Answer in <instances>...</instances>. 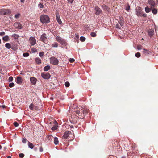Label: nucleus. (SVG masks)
<instances>
[{
    "instance_id": "obj_61",
    "label": "nucleus",
    "mask_w": 158,
    "mask_h": 158,
    "mask_svg": "<svg viewBox=\"0 0 158 158\" xmlns=\"http://www.w3.org/2000/svg\"><path fill=\"white\" fill-rule=\"evenodd\" d=\"M2 146L1 145H0V150L2 149Z\"/></svg>"
},
{
    "instance_id": "obj_53",
    "label": "nucleus",
    "mask_w": 158,
    "mask_h": 158,
    "mask_svg": "<svg viewBox=\"0 0 158 158\" xmlns=\"http://www.w3.org/2000/svg\"><path fill=\"white\" fill-rule=\"evenodd\" d=\"M39 151L40 152H42L43 151V149L42 147H40V148Z\"/></svg>"
},
{
    "instance_id": "obj_15",
    "label": "nucleus",
    "mask_w": 158,
    "mask_h": 158,
    "mask_svg": "<svg viewBox=\"0 0 158 158\" xmlns=\"http://www.w3.org/2000/svg\"><path fill=\"white\" fill-rule=\"evenodd\" d=\"M154 32V30L152 29H149L148 31V35L150 37L153 36Z\"/></svg>"
},
{
    "instance_id": "obj_20",
    "label": "nucleus",
    "mask_w": 158,
    "mask_h": 158,
    "mask_svg": "<svg viewBox=\"0 0 158 158\" xmlns=\"http://www.w3.org/2000/svg\"><path fill=\"white\" fill-rule=\"evenodd\" d=\"M35 61L38 64H40L41 63V60L39 58L37 57L35 58Z\"/></svg>"
},
{
    "instance_id": "obj_2",
    "label": "nucleus",
    "mask_w": 158,
    "mask_h": 158,
    "mask_svg": "<svg viewBox=\"0 0 158 158\" xmlns=\"http://www.w3.org/2000/svg\"><path fill=\"white\" fill-rule=\"evenodd\" d=\"M40 22L43 24H48L50 21L49 17L47 15H42L40 17Z\"/></svg>"
},
{
    "instance_id": "obj_63",
    "label": "nucleus",
    "mask_w": 158,
    "mask_h": 158,
    "mask_svg": "<svg viewBox=\"0 0 158 158\" xmlns=\"http://www.w3.org/2000/svg\"><path fill=\"white\" fill-rule=\"evenodd\" d=\"M157 3H158V0H157Z\"/></svg>"
},
{
    "instance_id": "obj_51",
    "label": "nucleus",
    "mask_w": 158,
    "mask_h": 158,
    "mask_svg": "<svg viewBox=\"0 0 158 158\" xmlns=\"http://www.w3.org/2000/svg\"><path fill=\"white\" fill-rule=\"evenodd\" d=\"M116 27V28H119V29H121V27H120L119 24H117Z\"/></svg>"
},
{
    "instance_id": "obj_27",
    "label": "nucleus",
    "mask_w": 158,
    "mask_h": 158,
    "mask_svg": "<svg viewBox=\"0 0 158 158\" xmlns=\"http://www.w3.org/2000/svg\"><path fill=\"white\" fill-rule=\"evenodd\" d=\"M58 44L56 42H54L52 44V46L53 48H56L58 47Z\"/></svg>"
},
{
    "instance_id": "obj_32",
    "label": "nucleus",
    "mask_w": 158,
    "mask_h": 158,
    "mask_svg": "<svg viewBox=\"0 0 158 158\" xmlns=\"http://www.w3.org/2000/svg\"><path fill=\"white\" fill-rule=\"evenodd\" d=\"M145 10L146 13H149L150 11V9L148 6H147L145 8Z\"/></svg>"
},
{
    "instance_id": "obj_60",
    "label": "nucleus",
    "mask_w": 158,
    "mask_h": 158,
    "mask_svg": "<svg viewBox=\"0 0 158 158\" xmlns=\"http://www.w3.org/2000/svg\"><path fill=\"white\" fill-rule=\"evenodd\" d=\"M7 158H11V157L10 156H9L7 157Z\"/></svg>"
},
{
    "instance_id": "obj_13",
    "label": "nucleus",
    "mask_w": 158,
    "mask_h": 158,
    "mask_svg": "<svg viewBox=\"0 0 158 158\" xmlns=\"http://www.w3.org/2000/svg\"><path fill=\"white\" fill-rule=\"evenodd\" d=\"M95 10L96 11L95 14L97 15H98L102 13L101 10L97 6H95Z\"/></svg>"
},
{
    "instance_id": "obj_22",
    "label": "nucleus",
    "mask_w": 158,
    "mask_h": 158,
    "mask_svg": "<svg viewBox=\"0 0 158 158\" xmlns=\"http://www.w3.org/2000/svg\"><path fill=\"white\" fill-rule=\"evenodd\" d=\"M50 69V66L49 65H47L44 68V71H47L49 70Z\"/></svg>"
},
{
    "instance_id": "obj_54",
    "label": "nucleus",
    "mask_w": 158,
    "mask_h": 158,
    "mask_svg": "<svg viewBox=\"0 0 158 158\" xmlns=\"http://www.w3.org/2000/svg\"><path fill=\"white\" fill-rule=\"evenodd\" d=\"M120 24V25L121 26H123V24H124V23L123 22H120L119 23Z\"/></svg>"
},
{
    "instance_id": "obj_14",
    "label": "nucleus",
    "mask_w": 158,
    "mask_h": 158,
    "mask_svg": "<svg viewBox=\"0 0 158 158\" xmlns=\"http://www.w3.org/2000/svg\"><path fill=\"white\" fill-rule=\"evenodd\" d=\"M56 19L59 24H61L62 23V21L60 18V15L59 14H56Z\"/></svg>"
},
{
    "instance_id": "obj_3",
    "label": "nucleus",
    "mask_w": 158,
    "mask_h": 158,
    "mask_svg": "<svg viewBox=\"0 0 158 158\" xmlns=\"http://www.w3.org/2000/svg\"><path fill=\"white\" fill-rule=\"evenodd\" d=\"M136 15L138 16L146 17L147 15L146 14H143L142 12V9L140 7H137L136 8Z\"/></svg>"
},
{
    "instance_id": "obj_34",
    "label": "nucleus",
    "mask_w": 158,
    "mask_h": 158,
    "mask_svg": "<svg viewBox=\"0 0 158 158\" xmlns=\"http://www.w3.org/2000/svg\"><path fill=\"white\" fill-rule=\"evenodd\" d=\"M57 128V126L56 124L54 125L53 127L52 128V129L53 131H55Z\"/></svg>"
},
{
    "instance_id": "obj_11",
    "label": "nucleus",
    "mask_w": 158,
    "mask_h": 158,
    "mask_svg": "<svg viewBox=\"0 0 158 158\" xmlns=\"http://www.w3.org/2000/svg\"><path fill=\"white\" fill-rule=\"evenodd\" d=\"M29 41L31 45H34L36 43L35 39L33 37H30L29 39Z\"/></svg>"
},
{
    "instance_id": "obj_44",
    "label": "nucleus",
    "mask_w": 158,
    "mask_h": 158,
    "mask_svg": "<svg viewBox=\"0 0 158 158\" xmlns=\"http://www.w3.org/2000/svg\"><path fill=\"white\" fill-rule=\"evenodd\" d=\"M13 124L14 126L15 127H17L19 126L18 123L16 122H14Z\"/></svg>"
},
{
    "instance_id": "obj_16",
    "label": "nucleus",
    "mask_w": 158,
    "mask_h": 158,
    "mask_svg": "<svg viewBox=\"0 0 158 158\" xmlns=\"http://www.w3.org/2000/svg\"><path fill=\"white\" fill-rule=\"evenodd\" d=\"M16 81L18 84H21L23 81L22 78L19 76L17 77L16 80Z\"/></svg>"
},
{
    "instance_id": "obj_43",
    "label": "nucleus",
    "mask_w": 158,
    "mask_h": 158,
    "mask_svg": "<svg viewBox=\"0 0 158 158\" xmlns=\"http://www.w3.org/2000/svg\"><path fill=\"white\" fill-rule=\"evenodd\" d=\"M19 156L20 158H23L24 156V155L23 153H21L19 154Z\"/></svg>"
},
{
    "instance_id": "obj_7",
    "label": "nucleus",
    "mask_w": 158,
    "mask_h": 158,
    "mask_svg": "<svg viewBox=\"0 0 158 158\" xmlns=\"http://www.w3.org/2000/svg\"><path fill=\"white\" fill-rule=\"evenodd\" d=\"M42 77L45 79H48L50 77V74L48 73H43L41 75Z\"/></svg>"
},
{
    "instance_id": "obj_37",
    "label": "nucleus",
    "mask_w": 158,
    "mask_h": 158,
    "mask_svg": "<svg viewBox=\"0 0 158 158\" xmlns=\"http://www.w3.org/2000/svg\"><path fill=\"white\" fill-rule=\"evenodd\" d=\"M23 55L24 57H27L29 56V54L28 52H26L23 53Z\"/></svg>"
},
{
    "instance_id": "obj_4",
    "label": "nucleus",
    "mask_w": 158,
    "mask_h": 158,
    "mask_svg": "<svg viewBox=\"0 0 158 158\" xmlns=\"http://www.w3.org/2000/svg\"><path fill=\"white\" fill-rule=\"evenodd\" d=\"M56 40L58 42H60V44L63 45H65L66 44V42L65 40L62 39L61 37L56 36Z\"/></svg>"
},
{
    "instance_id": "obj_45",
    "label": "nucleus",
    "mask_w": 158,
    "mask_h": 158,
    "mask_svg": "<svg viewBox=\"0 0 158 158\" xmlns=\"http://www.w3.org/2000/svg\"><path fill=\"white\" fill-rule=\"evenodd\" d=\"M14 86V84L13 83H10L9 84V86L10 87H12Z\"/></svg>"
},
{
    "instance_id": "obj_57",
    "label": "nucleus",
    "mask_w": 158,
    "mask_h": 158,
    "mask_svg": "<svg viewBox=\"0 0 158 158\" xmlns=\"http://www.w3.org/2000/svg\"><path fill=\"white\" fill-rule=\"evenodd\" d=\"M25 1V0H21V2L22 3H23Z\"/></svg>"
},
{
    "instance_id": "obj_31",
    "label": "nucleus",
    "mask_w": 158,
    "mask_h": 158,
    "mask_svg": "<svg viewBox=\"0 0 158 158\" xmlns=\"http://www.w3.org/2000/svg\"><path fill=\"white\" fill-rule=\"evenodd\" d=\"M53 138V137L51 135H49L47 137L49 141H51L52 140Z\"/></svg>"
},
{
    "instance_id": "obj_42",
    "label": "nucleus",
    "mask_w": 158,
    "mask_h": 158,
    "mask_svg": "<svg viewBox=\"0 0 158 158\" xmlns=\"http://www.w3.org/2000/svg\"><path fill=\"white\" fill-rule=\"evenodd\" d=\"M44 52H40L39 53V55L40 57H42V56H44Z\"/></svg>"
},
{
    "instance_id": "obj_19",
    "label": "nucleus",
    "mask_w": 158,
    "mask_h": 158,
    "mask_svg": "<svg viewBox=\"0 0 158 158\" xmlns=\"http://www.w3.org/2000/svg\"><path fill=\"white\" fill-rule=\"evenodd\" d=\"M70 133L71 132L69 131L65 132L63 136V137L65 139H67L69 136Z\"/></svg>"
},
{
    "instance_id": "obj_50",
    "label": "nucleus",
    "mask_w": 158,
    "mask_h": 158,
    "mask_svg": "<svg viewBox=\"0 0 158 158\" xmlns=\"http://www.w3.org/2000/svg\"><path fill=\"white\" fill-rule=\"evenodd\" d=\"M5 32H2L0 33V35L2 36L4 35L5 34Z\"/></svg>"
},
{
    "instance_id": "obj_64",
    "label": "nucleus",
    "mask_w": 158,
    "mask_h": 158,
    "mask_svg": "<svg viewBox=\"0 0 158 158\" xmlns=\"http://www.w3.org/2000/svg\"><path fill=\"white\" fill-rule=\"evenodd\" d=\"M33 50V49H31V50H32H32Z\"/></svg>"
},
{
    "instance_id": "obj_30",
    "label": "nucleus",
    "mask_w": 158,
    "mask_h": 158,
    "mask_svg": "<svg viewBox=\"0 0 158 158\" xmlns=\"http://www.w3.org/2000/svg\"><path fill=\"white\" fill-rule=\"evenodd\" d=\"M125 7L126 10L127 11H129L130 9V6L128 3H127L126 4Z\"/></svg>"
},
{
    "instance_id": "obj_38",
    "label": "nucleus",
    "mask_w": 158,
    "mask_h": 158,
    "mask_svg": "<svg viewBox=\"0 0 158 158\" xmlns=\"http://www.w3.org/2000/svg\"><path fill=\"white\" fill-rule=\"evenodd\" d=\"M91 36L93 37H95L96 36V34L94 32H92L91 33Z\"/></svg>"
},
{
    "instance_id": "obj_1",
    "label": "nucleus",
    "mask_w": 158,
    "mask_h": 158,
    "mask_svg": "<svg viewBox=\"0 0 158 158\" xmlns=\"http://www.w3.org/2000/svg\"><path fill=\"white\" fill-rule=\"evenodd\" d=\"M74 111L76 114L77 115V116L76 115V116L78 117V118H83L84 115L83 113V112H84L83 110H81V109L79 107H77L74 109Z\"/></svg>"
},
{
    "instance_id": "obj_48",
    "label": "nucleus",
    "mask_w": 158,
    "mask_h": 158,
    "mask_svg": "<svg viewBox=\"0 0 158 158\" xmlns=\"http://www.w3.org/2000/svg\"><path fill=\"white\" fill-rule=\"evenodd\" d=\"M75 61V60L73 58H70L69 60V61L70 63H73Z\"/></svg>"
},
{
    "instance_id": "obj_8",
    "label": "nucleus",
    "mask_w": 158,
    "mask_h": 158,
    "mask_svg": "<svg viewBox=\"0 0 158 158\" xmlns=\"http://www.w3.org/2000/svg\"><path fill=\"white\" fill-rule=\"evenodd\" d=\"M14 26L16 28L18 29H20L22 28V25L19 22H15L14 24Z\"/></svg>"
},
{
    "instance_id": "obj_33",
    "label": "nucleus",
    "mask_w": 158,
    "mask_h": 158,
    "mask_svg": "<svg viewBox=\"0 0 158 158\" xmlns=\"http://www.w3.org/2000/svg\"><path fill=\"white\" fill-rule=\"evenodd\" d=\"M152 12L154 14H156L157 13V10L156 9H153L152 10Z\"/></svg>"
},
{
    "instance_id": "obj_23",
    "label": "nucleus",
    "mask_w": 158,
    "mask_h": 158,
    "mask_svg": "<svg viewBox=\"0 0 158 158\" xmlns=\"http://www.w3.org/2000/svg\"><path fill=\"white\" fill-rule=\"evenodd\" d=\"M80 109H81V110H82L84 111V112H83V113L84 115V114H85L88 113V110L83 109L81 107H80Z\"/></svg>"
},
{
    "instance_id": "obj_18",
    "label": "nucleus",
    "mask_w": 158,
    "mask_h": 158,
    "mask_svg": "<svg viewBox=\"0 0 158 158\" xmlns=\"http://www.w3.org/2000/svg\"><path fill=\"white\" fill-rule=\"evenodd\" d=\"M149 4L152 6V8H153L155 5V2L153 0H148Z\"/></svg>"
},
{
    "instance_id": "obj_26",
    "label": "nucleus",
    "mask_w": 158,
    "mask_h": 158,
    "mask_svg": "<svg viewBox=\"0 0 158 158\" xmlns=\"http://www.w3.org/2000/svg\"><path fill=\"white\" fill-rule=\"evenodd\" d=\"M2 39H3V40H4V41H8L10 39H9L8 36H6L4 37Z\"/></svg>"
},
{
    "instance_id": "obj_47",
    "label": "nucleus",
    "mask_w": 158,
    "mask_h": 158,
    "mask_svg": "<svg viewBox=\"0 0 158 158\" xmlns=\"http://www.w3.org/2000/svg\"><path fill=\"white\" fill-rule=\"evenodd\" d=\"M20 15V14H17L15 15V17L16 19H17L19 18Z\"/></svg>"
},
{
    "instance_id": "obj_9",
    "label": "nucleus",
    "mask_w": 158,
    "mask_h": 158,
    "mask_svg": "<svg viewBox=\"0 0 158 158\" xmlns=\"http://www.w3.org/2000/svg\"><path fill=\"white\" fill-rule=\"evenodd\" d=\"M41 40L44 43H46L47 42V38L46 37V34L45 33L43 34L41 36Z\"/></svg>"
},
{
    "instance_id": "obj_5",
    "label": "nucleus",
    "mask_w": 158,
    "mask_h": 158,
    "mask_svg": "<svg viewBox=\"0 0 158 158\" xmlns=\"http://www.w3.org/2000/svg\"><path fill=\"white\" fill-rule=\"evenodd\" d=\"M50 63L53 65H57L58 64V60L56 57H52L50 59Z\"/></svg>"
},
{
    "instance_id": "obj_21",
    "label": "nucleus",
    "mask_w": 158,
    "mask_h": 158,
    "mask_svg": "<svg viewBox=\"0 0 158 158\" xmlns=\"http://www.w3.org/2000/svg\"><path fill=\"white\" fill-rule=\"evenodd\" d=\"M143 54L145 55H147L149 54L151 52L148 50H147L145 49H143Z\"/></svg>"
},
{
    "instance_id": "obj_46",
    "label": "nucleus",
    "mask_w": 158,
    "mask_h": 158,
    "mask_svg": "<svg viewBox=\"0 0 158 158\" xmlns=\"http://www.w3.org/2000/svg\"><path fill=\"white\" fill-rule=\"evenodd\" d=\"M137 48L138 50H141V49H142V46L140 45H138L137 46Z\"/></svg>"
},
{
    "instance_id": "obj_12",
    "label": "nucleus",
    "mask_w": 158,
    "mask_h": 158,
    "mask_svg": "<svg viewBox=\"0 0 158 158\" xmlns=\"http://www.w3.org/2000/svg\"><path fill=\"white\" fill-rule=\"evenodd\" d=\"M29 107L30 109L32 110H37L39 109L38 106H35L32 103L30 105Z\"/></svg>"
},
{
    "instance_id": "obj_56",
    "label": "nucleus",
    "mask_w": 158,
    "mask_h": 158,
    "mask_svg": "<svg viewBox=\"0 0 158 158\" xmlns=\"http://www.w3.org/2000/svg\"><path fill=\"white\" fill-rule=\"evenodd\" d=\"M75 35L76 38H79V36L77 35L76 34Z\"/></svg>"
},
{
    "instance_id": "obj_58",
    "label": "nucleus",
    "mask_w": 158,
    "mask_h": 158,
    "mask_svg": "<svg viewBox=\"0 0 158 158\" xmlns=\"http://www.w3.org/2000/svg\"><path fill=\"white\" fill-rule=\"evenodd\" d=\"M70 127L71 128H73V125L70 126Z\"/></svg>"
},
{
    "instance_id": "obj_35",
    "label": "nucleus",
    "mask_w": 158,
    "mask_h": 158,
    "mask_svg": "<svg viewBox=\"0 0 158 158\" xmlns=\"http://www.w3.org/2000/svg\"><path fill=\"white\" fill-rule=\"evenodd\" d=\"M38 7L40 9L43 8L44 7V5L41 3H39L38 4Z\"/></svg>"
},
{
    "instance_id": "obj_52",
    "label": "nucleus",
    "mask_w": 158,
    "mask_h": 158,
    "mask_svg": "<svg viewBox=\"0 0 158 158\" xmlns=\"http://www.w3.org/2000/svg\"><path fill=\"white\" fill-rule=\"evenodd\" d=\"M68 1V2L69 3H72L74 0H67Z\"/></svg>"
},
{
    "instance_id": "obj_39",
    "label": "nucleus",
    "mask_w": 158,
    "mask_h": 158,
    "mask_svg": "<svg viewBox=\"0 0 158 158\" xmlns=\"http://www.w3.org/2000/svg\"><path fill=\"white\" fill-rule=\"evenodd\" d=\"M135 56L137 57H138V58L139 57L141 56L140 53L139 52H137L135 53Z\"/></svg>"
},
{
    "instance_id": "obj_49",
    "label": "nucleus",
    "mask_w": 158,
    "mask_h": 158,
    "mask_svg": "<svg viewBox=\"0 0 158 158\" xmlns=\"http://www.w3.org/2000/svg\"><path fill=\"white\" fill-rule=\"evenodd\" d=\"M27 141V139L25 138L23 139L22 142L23 143H26Z\"/></svg>"
},
{
    "instance_id": "obj_24",
    "label": "nucleus",
    "mask_w": 158,
    "mask_h": 158,
    "mask_svg": "<svg viewBox=\"0 0 158 158\" xmlns=\"http://www.w3.org/2000/svg\"><path fill=\"white\" fill-rule=\"evenodd\" d=\"M54 144L56 145H57L59 143V141L57 137H55L54 138Z\"/></svg>"
},
{
    "instance_id": "obj_29",
    "label": "nucleus",
    "mask_w": 158,
    "mask_h": 158,
    "mask_svg": "<svg viewBox=\"0 0 158 158\" xmlns=\"http://www.w3.org/2000/svg\"><path fill=\"white\" fill-rule=\"evenodd\" d=\"M28 144L29 147L31 148L32 149L34 148V146L32 143H31L29 142H28Z\"/></svg>"
},
{
    "instance_id": "obj_17",
    "label": "nucleus",
    "mask_w": 158,
    "mask_h": 158,
    "mask_svg": "<svg viewBox=\"0 0 158 158\" xmlns=\"http://www.w3.org/2000/svg\"><path fill=\"white\" fill-rule=\"evenodd\" d=\"M30 80L31 83L33 85L35 84L36 83V82L37 81L36 79L34 77H31L30 78Z\"/></svg>"
},
{
    "instance_id": "obj_41",
    "label": "nucleus",
    "mask_w": 158,
    "mask_h": 158,
    "mask_svg": "<svg viewBox=\"0 0 158 158\" xmlns=\"http://www.w3.org/2000/svg\"><path fill=\"white\" fill-rule=\"evenodd\" d=\"M13 80V77L12 76H11L9 77L8 81L9 82H10Z\"/></svg>"
},
{
    "instance_id": "obj_40",
    "label": "nucleus",
    "mask_w": 158,
    "mask_h": 158,
    "mask_svg": "<svg viewBox=\"0 0 158 158\" xmlns=\"http://www.w3.org/2000/svg\"><path fill=\"white\" fill-rule=\"evenodd\" d=\"M65 85L66 87H68L70 85V84L69 82L67 81L65 83Z\"/></svg>"
},
{
    "instance_id": "obj_59",
    "label": "nucleus",
    "mask_w": 158,
    "mask_h": 158,
    "mask_svg": "<svg viewBox=\"0 0 158 158\" xmlns=\"http://www.w3.org/2000/svg\"><path fill=\"white\" fill-rule=\"evenodd\" d=\"M104 6H105L106 7V9H107V10H108V8L106 6V5H104Z\"/></svg>"
},
{
    "instance_id": "obj_10",
    "label": "nucleus",
    "mask_w": 158,
    "mask_h": 158,
    "mask_svg": "<svg viewBox=\"0 0 158 158\" xmlns=\"http://www.w3.org/2000/svg\"><path fill=\"white\" fill-rule=\"evenodd\" d=\"M9 13V10L6 9H0V14L1 15H7Z\"/></svg>"
},
{
    "instance_id": "obj_28",
    "label": "nucleus",
    "mask_w": 158,
    "mask_h": 158,
    "mask_svg": "<svg viewBox=\"0 0 158 158\" xmlns=\"http://www.w3.org/2000/svg\"><path fill=\"white\" fill-rule=\"evenodd\" d=\"M12 37H13L14 39H18V38L19 37V36L18 35L15 33L12 35Z\"/></svg>"
},
{
    "instance_id": "obj_55",
    "label": "nucleus",
    "mask_w": 158,
    "mask_h": 158,
    "mask_svg": "<svg viewBox=\"0 0 158 158\" xmlns=\"http://www.w3.org/2000/svg\"><path fill=\"white\" fill-rule=\"evenodd\" d=\"M6 106L4 105H2L1 107L3 108H5L6 107Z\"/></svg>"
},
{
    "instance_id": "obj_25",
    "label": "nucleus",
    "mask_w": 158,
    "mask_h": 158,
    "mask_svg": "<svg viewBox=\"0 0 158 158\" xmlns=\"http://www.w3.org/2000/svg\"><path fill=\"white\" fill-rule=\"evenodd\" d=\"M5 47L8 49H10V48H11L12 49H13V47H11L10 44L9 43H6L5 44Z\"/></svg>"
},
{
    "instance_id": "obj_62",
    "label": "nucleus",
    "mask_w": 158,
    "mask_h": 158,
    "mask_svg": "<svg viewBox=\"0 0 158 158\" xmlns=\"http://www.w3.org/2000/svg\"><path fill=\"white\" fill-rule=\"evenodd\" d=\"M51 1H55V0H50Z\"/></svg>"
},
{
    "instance_id": "obj_36",
    "label": "nucleus",
    "mask_w": 158,
    "mask_h": 158,
    "mask_svg": "<svg viewBox=\"0 0 158 158\" xmlns=\"http://www.w3.org/2000/svg\"><path fill=\"white\" fill-rule=\"evenodd\" d=\"M85 38L83 36H81L80 38V40L82 42L85 41Z\"/></svg>"
},
{
    "instance_id": "obj_6",
    "label": "nucleus",
    "mask_w": 158,
    "mask_h": 158,
    "mask_svg": "<svg viewBox=\"0 0 158 158\" xmlns=\"http://www.w3.org/2000/svg\"><path fill=\"white\" fill-rule=\"evenodd\" d=\"M69 120L70 122L73 124H75L77 122L79 121L78 119L77 116L73 115L71 116V118H70Z\"/></svg>"
}]
</instances>
